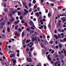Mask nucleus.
Here are the masks:
<instances>
[{
    "label": "nucleus",
    "instance_id": "4d7b16f0",
    "mask_svg": "<svg viewBox=\"0 0 66 66\" xmlns=\"http://www.w3.org/2000/svg\"><path fill=\"white\" fill-rule=\"evenodd\" d=\"M55 38L56 39H58V36H56V37Z\"/></svg>",
    "mask_w": 66,
    "mask_h": 66
},
{
    "label": "nucleus",
    "instance_id": "dca6fc26",
    "mask_svg": "<svg viewBox=\"0 0 66 66\" xmlns=\"http://www.w3.org/2000/svg\"><path fill=\"white\" fill-rule=\"evenodd\" d=\"M24 12H26V13H27V14H28V11H27V10L26 9H24Z\"/></svg>",
    "mask_w": 66,
    "mask_h": 66
},
{
    "label": "nucleus",
    "instance_id": "69168bd1",
    "mask_svg": "<svg viewBox=\"0 0 66 66\" xmlns=\"http://www.w3.org/2000/svg\"><path fill=\"white\" fill-rule=\"evenodd\" d=\"M62 62L63 64H64V60H62Z\"/></svg>",
    "mask_w": 66,
    "mask_h": 66
},
{
    "label": "nucleus",
    "instance_id": "de8ad7c7",
    "mask_svg": "<svg viewBox=\"0 0 66 66\" xmlns=\"http://www.w3.org/2000/svg\"><path fill=\"white\" fill-rule=\"evenodd\" d=\"M25 25L26 26L28 27V25L27 24V23H25Z\"/></svg>",
    "mask_w": 66,
    "mask_h": 66
},
{
    "label": "nucleus",
    "instance_id": "4c0bfd02",
    "mask_svg": "<svg viewBox=\"0 0 66 66\" xmlns=\"http://www.w3.org/2000/svg\"><path fill=\"white\" fill-rule=\"evenodd\" d=\"M55 44H58V42H57V40L55 41Z\"/></svg>",
    "mask_w": 66,
    "mask_h": 66
},
{
    "label": "nucleus",
    "instance_id": "393cba45",
    "mask_svg": "<svg viewBox=\"0 0 66 66\" xmlns=\"http://www.w3.org/2000/svg\"><path fill=\"white\" fill-rule=\"evenodd\" d=\"M24 32L23 31V32L22 34V37L24 36Z\"/></svg>",
    "mask_w": 66,
    "mask_h": 66
},
{
    "label": "nucleus",
    "instance_id": "680f3d73",
    "mask_svg": "<svg viewBox=\"0 0 66 66\" xmlns=\"http://www.w3.org/2000/svg\"><path fill=\"white\" fill-rule=\"evenodd\" d=\"M63 27H64V28H65V27H66V25L65 24H64L63 26Z\"/></svg>",
    "mask_w": 66,
    "mask_h": 66
},
{
    "label": "nucleus",
    "instance_id": "cd10ccee",
    "mask_svg": "<svg viewBox=\"0 0 66 66\" xmlns=\"http://www.w3.org/2000/svg\"><path fill=\"white\" fill-rule=\"evenodd\" d=\"M32 5V4L31 3H29L28 4V6L29 7H31Z\"/></svg>",
    "mask_w": 66,
    "mask_h": 66
},
{
    "label": "nucleus",
    "instance_id": "79ce46f5",
    "mask_svg": "<svg viewBox=\"0 0 66 66\" xmlns=\"http://www.w3.org/2000/svg\"><path fill=\"white\" fill-rule=\"evenodd\" d=\"M33 50V48H31L30 49V51H32Z\"/></svg>",
    "mask_w": 66,
    "mask_h": 66
},
{
    "label": "nucleus",
    "instance_id": "f704fd0d",
    "mask_svg": "<svg viewBox=\"0 0 66 66\" xmlns=\"http://www.w3.org/2000/svg\"><path fill=\"white\" fill-rule=\"evenodd\" d=\"M54 50H52L51 52L52 53H54Z\"/></svg>",
    "mask_w": 66,
    "mask_h": 66
},
{
    "label": "nucleus",
    "instance_id": "473e14b6",
    "mask_svg": "<svg viewBox=\"0 0 66 66\" xmlns=\"http://www.w3.org/2000/svg\"><path fill=\"white\" fill-rule=\"evenodd\" d=\"M18 30L19 31V32H21V31L22 30L21 28H19L18 29Z\"/></svg>",
    "mask_w": 66,
    "mask_h": 66
},
{
    "label": "nucleus",
    "instance_id": "49530a36",
    "mask_svg": "<svg viewBox=\"0 0 66 66\" xmlns=\"http://www.w3.org/2000/svg\"><path fill=\"white\" fill-rule=\"evenodd\" d=\"M66 21V19H64V20H63V22H65V21Z\"/></svg>",
    "mask_w": 66,
    "mask_h": 66
},
{
    "label": "nucleus",
    "instance_id": "bf43d9fd",
    "mask_svg": "<svg viewBox=\"0 0 66 66\" xmlns=\"http://www.w3.org/2000/svg\"><path fill=\"white\" fill-rule=\"evenodd\" d=\"M56 49H58L59 48V46H56Z\"/></svg>",
    "mask_w": 66,
    "mask_h": 66
},
{
    "label": "nucleus",
    "instance_id": "774afa93",
    "mask_svg": "<svg viewBox=\"0 0 66 66\" xmlns=\"http://www.w3.org/2000/svg\"><path fill=\"white\" fill-rule=\"evenodd\" d=\"M58 66H61V63H59L58 64Z\"/></svg>",
    "mask_w": 66,
    "mask_h": 66
},
{
    "label": "nucleus",
    "instance_id": "e433bc0d",
    "mask_svg": "<svg viewBox=\"0 0 66 66\" xmlns=\"http://www.w3.org/2000/svg\"><path fill=\"white\" fill-rule=\"evenodd\" d=\"M29 12H32V9H30L29 10Z\"/></svg>",
    "mask_w": 66,
    "mask_h": 66
},
{
    "label": "nucleus",
    "instance_id": "052dcab7",
    "mask_svg": "<svg viewBox=\"0 0 66 66\" xmlns=\"http://www.w3.org/2000/svg\"><path fill=\"white\" fill-rule=\"evenodd\" d=\"M0 54L1 55H2L3 54L2 53V52H0Z\"/></svg>",
    "mask_w": 66,
    "mask_h": 66
},
{
    "label": "nucleus",
    "instance_id": "37998d69",
    "mask_svg": "<svg viewBox=\"0 0 66 66\" xmlns=\"http://www.w3.org/2000/svg\"><path fill=\"white\" fill-rule=\"evenodd\" d=\"M48 27L49 28H51V26L50 25V24H49L48 25Z\"/></svg>",
    "mask_w": 66,
    "mask_h": 66
},
{
    "label": "nucleus",
    "instance_id": "ddd939ff",
    "mask_svg": "<svg viewBox=\"0 0 66 66\" xmlns=\"http://www.w3.org/2000/svg\"><path fill=\"white\" fill-rule=\"evenodd\" d=\"M15 13H16L15 11H13L12 12V14L13 15H14V14H15Z\"/></svg>",
    "mask_w": 66,
    "mask_h": 66
},
{
    "label": "nucleus",
    "instance_id": "5701e85b",
    "mask_svg": "<svg viewBox=\"0 0 66 66\" xmlns=\"http://www.w3.org/2000/svg\"><path fill=\"white\" fill-rule=\"evenodd\" d=\"M15 34L16 36H19V34L17 32H15Z\"/></svg>",
    "mask_w": 66,
    "mask_h": 66
},
{
    "label": "nucleus",
    "instance_id": "4be33fe9",
    "mask_svg": "<svg viewBox=\"0 0 66 66\" xmlns=\"http://www.w3.org/2000/svg\"><path fill=\"white\" fill-rule=\"evenodd\" d=\"M59 15L60 16H66V15H65V14H59Z\"/></svg>",
    "mask_w": 66,
    "mask_h": 66
},
{
    "label": "nucleus",
    "instance_id": "2eb2a0df",
    "mask_svg": "<svg viewBox=\"0 0 66 66\" xmlns=\"http://www.w3.org/2000/svg\"><path fill=\"white\" fill-rule=\"evenodd\" d=\"M59 47L60 48H62V45L61 44L59 45Z\"/></svg>",
    "mask_w": 66,
    "mask_h": 66
},
{
    "label": "nucleus",
    "instance_id": "6ab92c4d",
    "mask_svg": "<svg viewBox=\"0 0 66 66\" xmlns=\"http://www.w3.org/2000/svg\"><path fill=\"white\" fill-rule=\"evenodd\" d=\"M58 37L59 38L61 39V35H60V34H58Z\"/></svg>",
    "mask_w": 66,
    "mask_h": 66
},
{
    "label": "nucleus",
    "instance_id": "8fccbe9b",
    "mask_svg": "<svg viewBox=\"0 0 66 66\" xmlns=\"http://www.w3.org/2000/svg\"><path fill=\"white\" fill-rule=\"evenodd\" d=\"M14 56V55L12 54L11 55L10 57H13Z\"/></svg>",
    "mask_w": 66,
    "mask_h": 66
},
{
    "label": "nucleus",
    "instance_id": "b1692460",
    "mask_svg": "<svg viewBox=\"0 0 66 66\" xmlns=\"http://www.w3.org/2000/svg\"><path fill=\"white\" fill-rule=\"evenodd\" d=\"M18 26L17 25L16 26H15V30H17V29H18Z\"/></svg>",
    "mask_w": 66,
    "mask_h": 66
},
{
    "label": "nucleus",
    "instance_id": "e2e57ef3",
    "mask_svg": "<svg viewBox=\"0 0 66 66\" xmlns=\"http://www.w3.org/2000/svg\"><path fill=\"white\" fill-rule=\"evenodd\" d=\"M64 41H66V37H65L64 38Z\"/></svg>",
    "mask_w": 66,
    "mask_h": 66
},
{
    "label": "nucleus",
    "instance_id": "412c9836",
    "mask_svg": "<svg viewBox=\"0 0 66 66\" xmlns=\"http://www.w3.org/2000/svg\"><path fill=\"white\" fill-rule=\"evenodd\" d=\"M36 14L37 15V17H39V13H38V12H37L36 13Z\"/></svg>",
    "mask_w": 66,
    "mask_h": 66
},
{
    "label": "nucleus",
    "instance_id": "338daca9",
    "mask_svg": "<svg viewBox=\"0 0 66 66\" xmlns=\"http://www.w3.org/2000/svg\"><path fill=\"white\" fill-rule=\"evenodd\" d=\"M21 22L22 23H23L24 22V21H23V20H22L21 21Z\"/></svg>",
    "mask_w": 66,
    "mask_h": 66
},
{
    "label": "nucleus",
    "instance_id": "6e6d98bb",
    "mask_svg": "<svg viewBox=\"0 0 66 66\" xmlns=\"http://www.w3.org/2000/svg\"><path fill=\"white\" fill-rule=\"evenodd\" d=\"M44 28L45 30H46V29H47V27H46V26H44Z\"/></svg>",
    "mask_w": 66,
    "mask_h": 66
},
{
    "label": "nucleus",
    "instance_id": "09e8293b",
    "mask_svg": "<svg viewBox=\"0 0 66 66\" xmlns=\"http://www.w3.org/2000/svg\"><path fill=\"white\" fill-rule=\"evenodd\" d=\"M50 1H52V2H55L56 0H50Z\"/></svg>",
    "mask_w": 66,
    "mask_h": 66
},
{
    "label": "nucleus",
    "instance_id": "f03ea898",
    "mask_svg": "<svg viewBox=\"0 0 66 66\" xmlns=\"http://www.w3.org/2000/svg\"><path fill=\"white\" fill-rule=\"evenodd\" d=\"M29 23L32 26V27H34V28H35V27L34 26V24L33 23V22L32 21H30L29 22Z\"/></svg>",
    "mask_w": 66,
    "mask_h": 66
},
{
    "label": "nucleus",
    "instance_id": "2f4dec72",
    "mask_svg": "<svg viewBox=\"0 0 66 66\" xmlns=\"http://www.w3.org/2000/svg\"><path fill=\"white\" fill-rule=\"evenodd\" d=\"M27 12H24L23 14V15L24 16L25 15H27V13H26Z\"/></svg>",
    "mask_w": 66,
    "mask_h": 66
},
{
    "label": "nucleus",
    "instance_id": "aec40b11",
    "mask_svg": "<svg viewBox=\"0 0 66 66\" xmlns=\"http://www.w3.org/2000/svg\"><path fill=\"white\" fill-rule=\"evenodd\" d=\"M34 30H31V32H30V34L32 33H34Z\"/></svg>",
    "mask_w": 66,
    "mask_h": 66
},
{
    "label": "nucleus",
    "instance_id": "0e129e2a",
    "mask_svg": "<svg viewBox=\"0 0 66 66\" xmlns=\"http://www.w3.org/2000/svg\"><path fill=\"white\" fill-rule=\"evenodd\" d=\"M43 37H44V38H45V35H43Z\"/></svg>",
    "mask_w": 66,
    "mask_h": 66
},
{
    "label": "nucleus",
    "instance_id": "f3484780",
    "mask_svg": "<svg viewBox=\"0 0 66 66\" xmlns=\"http://www.w3.org/2000/svg\"><path fill=\"white\" fill-rule=\"evenodd\" d=\"M51 15V13H48V16L49 17H50Z\"/></svg>",
    "mask_w": 66,
    "mask_h": 66
},
{
    "label": "nucleus",
    "instance_id": "c9c22d12",
    "mask_svg": "<svg viewBox=\"0 0 66 66\" xmlns=\"http://www.w3.org/2000/svg\"><path fill=\"white\" fill-rule=\"evenodd\" d=\"M34 8L35 9H36L37 8V6L36 5H35L34 6Z\"/></svg>",
    "mask_w": 66,
    "mask_h": 66
},
{
    "label": "nucleus",
    "instance_id": "f257e3e1",
    "mask_svg": "<svg viewBox=\"0 0 66 66\" xmlns=\"http://www.w3.org/2000/svg\"><path fill=\"white\" fill-rule=\"evenodd\" d=\"M31 40L32 42H34V41H37L38 40V41L39 42H40V39L39 38V37H35V38H32V39Z\"/></svg>",
    "mask_w": 66,
    "mask_h": 66
},
{
    "label": "nucleus",
    "instance_id": "a18cd8bd",
    "mask_svg": "<svg viewBox=\"0 0 66 66\" xmlns=\"http://www.w3.org/2000/svg\"><path fill=\"white\" fill-rule=\"evenodd\" d=\"M60 42H64V41L62 40H61V39H60Z\"/></svg>",
    "mask_w": 66,
    "mask_h": 66
},
{
    "label": "nucleus",
    "instance_id": "ea45409f",
    "mask_svg": "<svg viewBox=\"0 0 66 66\" xmlns=\"http://www.w3.org/2000/svg\"><path fill=\"white\" fill-rule=\"evenodd\" d=\"M17 56L19 57V53H18L17 54Z\"/></svg>",
    "mask_w": 66,
    "mask_h": 66
},
{
    "label": "nucleus",
    "instance_id": "13d9d810",
    "mask_svg": "<svg viewBox=\"0 0 66 66\" xmlns=\"http://www.w3.org/2000/svg\"><path fill=\"white\" fill-rule=\"evenodd\" d=\"M16 19H17V20H18V19H19V17H18V16H17L16 17Z\"/></svg>",
    "mask_w": 66,
    "mask_h": 66
},
{
    "label": "nucleus",
    "instance_id": "0eeeda50",
    "mask_svg": "<svg viewBox=\"0 0 66 66\" xmlns=\"http://www.w3.org/2000/svg\"><path fill=\"white\" fill-rule=\"evenodd\" d=\"M35 37V34H33L31 36V39H32V38H34Z\"/></svg>",
    "mask_w": 66,
    "mask_h": 66
},
{
    "label": "nucleus",
    "instance_id": "39448f33",
    "mask_svg": "<svg viewBox=\"0 0 66 66\" xmlns=\"http://www.w3.org/2000/svg\"><path fill=\"white\" fill-rule=\"evenodd\" d=\"M12 61H13V63L14 64H15L16 63V60H14L13 59H11Z\"/></svg>",
    "mask_w": 66,
    "mask_h": 66
},
{
    "label": "nucleus",
    "instance_id": "6e6552de",
    "mask_svg": "<svg viewBox=\"0 0 66 66\" xmlns=\"http://www.w3.org/2000/svg\"><path fill=\"white\" fill-rule=\"evenodd\" d=\"M3 28V25L2 24H0V29Z\"/></svg>",
    "mask_w": 66,
    "mask_h": 66
},
{
    "label": "nucleus",
    "instance_id": "a878e982",
    "mask_svg": "<svg viewBox=\"0 0 66 66\" xmlns=\"http://www.w3.org/2000/svg\"><path fill=\"white\" fill-rule=\"evenodd\" d=\"M53 41H51L49 43L50 44H53Z\"/></svg>",
    "mask_w": 66,
    "mask_h": 66
},
{
    "label": "nucleus",
    "instance_id": "5fc2aeb1",
    "mask_svg": "<svg viewBox=\"0 0 66 66\" xmlns=\"http://www.w3.org/2000/svg\"><path fill=\"white\" fill-rule=\"evenodd\" d=\"M51 5H52V6H53V5H54V4L53 3H51Z\"/></svg>",
    "mask_w": 66,
    "mask_h": 66
},
{
    "label": "nucleus",
    "instance_id": "9b49d317",
    "mask_svg": "<svg viewBox=\"0 0 66 66\" xmlns=\"http://www.w3.org/2000/svg\"><path fill=\"white\" fill-rule=\"evenodd\" d=\"M20 20H22V19H23V16H20Z\"/></svg>",
    "mask_w": 66,
    "mask_h": 66
},
{
    "label": "nucleus",
    "instance_id": "f8f14e48",
    "mask_svg": "<svg viewBox=\"0 0 66 66\" xmlns=\"http://www.w3.org/2000/svg\"><path fill=\"white\" fill-rule=\"evenodd\" d=\"M60 57L61 59L62 60V59H64V56H62V55H61L60 56Z\"/></svg>",
    "mask_w": 66,
    "mask_h": 66
},
{
    "label": "nucleus",
    "instance_id": "4468645a",
    "mask_svg": "<svg viewBox=\"0 0 66 66\" xmlns=\"http://www.w3.org/2000/svg\"><path fill=\"white\" fill-rule=\"evenodd\" d=\"M26 41V39H24L23 40V44L24 45V43H25V42Z\"/></svg>",
    "mask_w": 66,
    "mask_h": 66
},
{
    "label": "nucleus",
    "instance_id": "7ed1b4c3",
    "mask_svg": "<svg viewBox=\"0 0 66 66\" xmlns=\"http://www.w3.org/2000/svg\"><path fill=\"white\" fill-rule=\"evenodd\" d=\"M27 60L28 62H31V59L30 57L28 58L27 59Z\"/></svg>",
    "mask_w": 66,
    "mask_h": 66
},
{
    "label": "nucleus",
    "instance_id": "a19ab883",
    "mask_svg": "<svg viewBox=\"0 0 66 66\" xmlns=\"http://www.w3.org/2000/svg\"><path fill=\"white\" fill-rule=\"evenodd\" d=\"M38 11H40V8L39 7H38L37 9Z\"/></svg>",
    "mask_w": 66,
    "mask_h": 66
},
{
    "label": "nucleus",
    "instance_id": "9d476101",
    "mask_svg": "<svg viewBox=\"0 0 66 66\" xmlns=\"http://www.w3.org/2000/svg\"><path fill=\"white\" fill-rule=\"evenodd\" d=\"M30 41H31L30 40H28L26 41V43H30Z\"/></svg>",
    "mask_w": 66,
    "mask_h": 66
},
{
    "label": "nucleus",
    "instance_id": "20e7f679",
    "mask_svg": "<svg viewBox=\"0 0 66 66\" xmlns=\"http://www.w3.org/2000/svg\"><path fill=\"white\" fill-rule=\"evenodd\" d=\"M43 43L45 45H47L48 44V42L45 40H44L43 41Z\"/></svg>",
    "mask_w": 66,
    "mask_h": 66
},
{
    "label": "nucleus",
    "instance_id": "603ef678",
    "mask_svg": "<svg viewBox=\"0 0 66 66\" xmlns=\"http://www.w3.org/2000/svg\"><path fill=\"white\" fill-rule=\"evenodd\" d=\"M34 33L36 35H37V34H38L36 31H35Z\"/></svg>",
    "mask_w": 66,
    "mask_h": 66
},
{
    "label": "nucleus",
    "instance_id": "3c124183",
    "mask_svg": "<svg viewBox=\"0 0 66 66\" xmlns=\"http://www.w3.org/2000/svg\"><path fill=\"white\" fill-rule=\"evenodd\" d=\"M14 22L15 24H18V23L17 22L15 21Z\"/></svg>",
    "mask_w": 66,
    "mask_h": 66
},
{
    "label": "nucleus",
    "instance_id": "bb28decb",
    "mask_svg": "<svg viewBox=\"0 0 66 66\" xmlns=\"http://www.w3.org/2000/svg\"><path fill=\"white\" fill-rule=\"evenodd\" d=\"M26 51H29V47L27 48V49H26Z\"/></svg>",
    "mask_w": 66,
    "mask_h": 66
},
{
    "label": "nucleus",
    "instance_id": "c756f323",
    "mask_svg": "<svg viewBox=\"0 0 66 66\" xmlns=\"http://www.w3.org/2000/svg\"><path fill=\"white\" fill-rule=\"evenodd\" d=\"M18 15H19L21 14V12H19L18 13Z\"/></svg>",
    "mask_w": 66,
    "mask_h": 66
},
{
    "label": "nucleus",
    "instance_id": "1a4fd4ad",
    "mask_svg": "<svg viewBox=\"0 0 66 66\" xmlns=\"http://www.w3.org/2000/svg\"><path fill=\"white\" fill-rule=\"evenodd\" d=\"M7 31L10 32V28L9 27H8L7 28Z\"/></svg>",
    "mask_w": 66,
    "mask_h": 66
},
{
    "label": "nucleus",
    "instance_id": "c03bdc74",
    "mask_svg": "<svg viewBox=\"0 0 66 66\" xmlns=\"http://www.w3.org/2000/svg\"><path fill=\"white\" fill-rule=\"evenodd\" d=\"M62 7H58V10H60V9H62Z\"/></svg>",
    "mask_w": 66,
    "mask_h": 66
},
{
    "label": "nucleus",
    "instance_id": "7c9ffc66",
    "mask_svg": "<svg viewBox=\"0 0 66 66\" xmlns=\"http://www.w3.org/2000/svg\"><path fill=\"white\" fill-rule=\"evenodd\" d=\"M13 52V51H9V52H8L9 54H10V53H11V52Z\"/></svg>",
    "mask_w": 66,
    "mask_h": 66
},
{
    "label": "nucleus",
    "instance_id": "58836bf2",
    "mask_svg": "<svg viewBox=\"0 0 66 66\" xmlns=\"http://www.w3.org/2000/svg\"><path fill=\"white\" fill-rule=\"evenodd\" d=\"M48 59L50 60V61H52V60H51V58L50 57H49V58H48Z\"/></svg>",
    "mask_w": 66,
    "mask_h": 66
},
{
    "label": "nucleus",
    "instance_id": "864d4df0",
    "mask_svg": "<svg viewBox=\"0 0 66 66\" xmlns=\"http://www.w3.org/2000/svg\"><path fill=\"white\" fill-rule=\"evenodd\" d=\"M31 30H34V28L32 27H31Z\"/></svg>",
    "mask_w": 66,
    "mask_h": 66
},
{
    "label": "nucleus",
    "instance_id": "72a5a7b5",
    "mask_svg": "<svg viewBox=\"0 0 66 66\" xmlns=\"http://www.w3.org/2000/svg\"><path fill=\"white\" fill-rule=\"evenodd\" d=\"M33 3L35 4L36 3V1L35 0H34L33 1Z\"/></svg>",
    "mask_w": 66,
    "mask_h": 66
},
{
    "label": "nucleus",
    "instance_id": "423d86ee",
    "mask_svg": "<svg viewBox=\"0 0 66 66\" xmlns=\"http://www.w3.org/2000/svg\"><path fill=\"white\" fill-rule=\"evenodd\" d=\"M15 20V18H12V20L10 19V22H12V21H14Z\"/></svg>",
    "mask_w": 66,
    "mask_h": 66
},
{
    "label": "nucleus",
    "instance_id": "a211bd4d",
    "mask_svg": "<svg viewBox=\"0 0 66 66\" xmlns=\"http://www.w3.org/2000/svg\"><path fill=\"white\" fill-rule=\"evenodd\" d=\"M40 44L41 45L42 47V48H43L44 47V45L42 43H41Z\"/></svg>",
    "mask_w": 66,
    "mask_h": 66
},
{
    "label": "nucleus",
    "instance_id": "c85d7f7f",
    "mask_svg": "<svg viewBox=\"0 0 66 66\" xmlns=\"http://www.w3.org/2000/svg\"><path fill=\"white\" fill-rule=\"evenodd\" d=\"M4 11L5 12H6L7 11V9H4Z\"/></svg>",
    "mask_w": 66,
    "mask_h": 66
}]
</instances>
